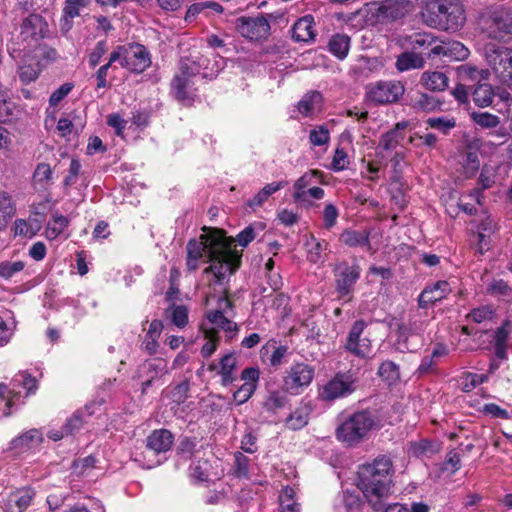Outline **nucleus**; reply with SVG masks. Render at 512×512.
<instances>
[{"label": "nucleus", "mask_w": 512, "mask_h": 512, "mask_svg": "<svg viewBox=\"0 0 512 512\" xmlns=\"http://www.w3.org/2000/svg\"><path fill=\"white\" fill-rule=\"evenodd\" d=\"M235 239L227 237L217 228H203L196 239H190L186 245V267L189 271L199 268L200 261L210 263L203 274H211L220 284L240 266L241 254L233 248Z\"/></svg>", "instance_id": "obj_1"}, {"label": "nucleus", "mask_w": 512, "mask_h": 512, "mask_svg": "<svg viewBox=\"0 0 512 512\" xmlns=\"http://www.w3.org/2000/svg\"><path fill=\"white\" fill-rule=\"evenodd\" d=\"M392 461L382 456L362 465L358 471V488L375 511L384 508L392 485Z\"/></svg>", "instance_id": "obj_2"}, {"label": "nucleus", "mask_w": 512, "mask_h": 512, "mask_svg": "<svg viewBox=\"0 0 512 512\" xmlns=\"http://www.w3.org/2000/svg\"><path fill=\"white\" fill-rule=\"evenodd\" d=\"M481 32L492 40L512 41V10L507 7L490 9L480 15Z\"/></svg>", "instance_id": "obj_3"}, {"label": "nucleus", "mask_w": 512, "mask_h": 512, "mask_svg": "<svg viewBox=\"0 0 512 512\" xmlns=\"http://www.w3.org/2000/svg\"><path fill=\"white\" fill-rule=\"evenodd\" d=\"M376 425L369 411H357L348 415L336 430L337 439L349 446L358 444Z\"/></svg>", "instance_id": "obj_4"}, {"label": "nucleus", "mask_w": 512, "mask_h": 512, "mask_svg": "<svg viewBox=\"0 0 512 512\" xmlns=\"http://www.w3.org/2000/svg\"><path fill=\"white\" fill-rule=\"evenodd\" d=\"M120 65L133 73H142L151 65V55L148 49L139 43L118 46L110 54V63Z\"/></svg>", "instance_id": "obj_5"}, {"label": "nucleus", "mask_w": 512, "mask_h": 512, "mask_svg": "<svg viewBox=\"0 0 512 512\" xmlns=\"http://www.w3.org/2000/svg\"><path fill=\"white\" fill-rule=\"evenodd\" d=\"M484 56L499 81L512 87V48L488 43L484 46Z\"/></svg>", "instance_id": "obj_6"}, {"label": "nucleus", "mask_w": 512, "mask_h": 512, "mask_svg": "<svg viewBox=\"0 0 512 512\" xmlns=\"http://www.w3.org/2000/svg\"><path fill=\"white\" fill-rule=\"evenodd\" d=\"M410 14L402 0H383L369 7L370 19L375 23L387 24Z\"/></svg>", "instance_id": "obj_7"}, {"label": "nucleus", "mask_w": 512, "mask_h": 512, "mask_svg": "<svg viewBox=\"0 0 512 512\" xmlns=\"http://www.w3.org/2000/svg\"><path fill=\"white\" fill-rule=\"evenodd\" d=\"M314 368L306 363H296L283 378V389L291 395L301 394L314 378Z\"/></svg>", "instance_id": "obj_8"}, {"label": "nucleus", "mask_w": 512, "mask_h": 512, "mask_svg": "<svg viewBox=\"0 0 512 512\" xmlns=\"http://www.w3.org/2000/svg\"><path fill=\"white\" fill-rule=\"evenodd\" d=\"M367 324L363 320H357L353 323L344 348L347 352L359 357L367 358L372 350V344L369 338L362 337Z\"/></svg>", "instance_id": "obj_9"}, {"label": "nucleus", "mask_w": 512, "mask_h": 512, "mask_svg": "<svg viewBox=\"0 0 512 512\" xmlns=\"http://www.w3.org/2000/svg\"><path fill=\"white\" fill-rule=\"evenodd\" d=\"M355 390V378L349 373H338L333 379L326 383L320 397L325 401H333L346 397Z\"/></svg>", "instance_id": "obj_10"}, {"label": "nucleus", "mask_w": 512, "mask_h": 512, "mask_svg": "<svg viewBox=\"0 0 512 512\" xmlns=\"http://www.w3.org/2000/svg\"><path fill=\"white\" fill-rule=\"evenodd\" d=\"M404 91V86L400 82L380 81L369 87L367 96L374 103L387 104L398 101Z\"/></svg>", "instance_id": "obj_11"}, {"label": "nucleus", "mask_w": 512, "mask_h": 512, "mask_svg": "<svg viewBox=\"0 0 512 512\" xmlns=\"http://www.w3.org/2000/svg\"><path fill=\"white\" fill-rule=\"evenodd\" d=\"M334 271L337 292L341 296L350 294L360 277L361 269L359 265H349L347 262H341L335 266Z\"/></svg>", "instance_id": "obj_12"}, {"label": "nucleus", "mask_w": 512, "mask_h": 512, "mask_svg": "<svg viewBox=\"0 0 512 512\" xmlns=\"http://www.w3.org/2000/svg\"><path fill=\"white\" fill-rule=\"evenodd\" d=\"M236 28L243 37L259 40L269 34L270 24L264 16L241 17L236 21Z\"/></svg>", "instance_id": "obj_13"}, {"label": "nucleus", "mask_w": 512, "mask_h": 512, "mask_svg": "<svg viewBox=\"0 0 512 512\" xmlns=\"http://www.w3.org/2000/svg\"><path fill=\"white\" fill-rule=\"evenodd\" d=\"M48 33V25L44 18L38 14H30L26 17L22 24L20 35L23 41L29 45L37 43L43 39Z\"/></svg>", "instance_id": "obj_14"}, {"label": "nucleus", "mask_w": 512, "mask_h": 512, "mask_svg": "<svg viewBox=\"0 0 512 512\" xmlns=\"http://www.w3.org/2000/svg\"><path fill=\"white\" fill-rule=\"evenodd\" d=\"M458 150L462 157V167L465 176L467 178L474 176L480 167L477 144L468 135L464 134Z\"/></svg>", "instance_id": "obj_15"}, {"label": "nucleus", "mask_w": 512, "mask_h": 512, "mask_svg": "<svg viewBox=\"0 0 512 512\" xmlns=\"http://www.w3.org/2000/svg\"><path fill=\"white\" fill-rule=\"evenodd\" d=\"M423 5L421 14L427 25L438 27L448 20L447 0H426Z\"/></svg>", "instance_id": "obj_16"}, {"label": "nucleus", "mask_w": 512, "mask_h": 512, "mask_svg": "<svg viewBox=\"0 0 512 512\" xmlns=\"http://www.w3.org/2000/svg\"><path fill=\"white\" fill-rule=\"evenodd\" d=\"M35 497L31 488H22L9 493L3 501L4 512H24Z\"/></svg>", "instance_id": "obj_17"}, {"label": "nucleus", "mask_w": 512, "mask_h": 512, "mask_svg": "<svg viewBox=\"0 0 512 512\" xmlns=\"http://www.w3.org/2000/svg\"><path fill=\"white\" fill-rule=\"evenodd\" d=\"M43 442V434L38 429H30L11 440L9 449L18 453L37 449Z\"/></svg>", "instance_id": "obj_18"}, {"label": "nucleus", "mask_w": 512, "mask_h": 512, "mask_svg": "<svg viewBox=\"0 0 512 512\" xmlns=\"http://www.w3.org/2000/svg\"><path fill=\"white\" fill-rule=\"evenodd\" d=\"M194 81L183 76H174L171 87L176 99L184 105H190L194 100Z\"/></svg>", "instance_id": "obj_19"}, {"label": "nucleus", "mask_w": 512, "mask_h": 512, "mask_svg": "<svg viewBox=\"0 0 512 512\" xmlns=\"http://www.w3.org/2000/svg\"><path fill=\"white\" fill-rule=\"evenodd\" d=\"M141 371L145 372L148 376V378L142 382V391L146 392L155 379L167 373V362L162 358H153L142 365Z\"/></svg>", "instance_id": "obj_20"}, {"label": "nucleus", "mask_w": 512, "mask_h": 512, "mask_svg": "<svg viewBox=\"0 0 512 512\" xmlns=\"http://www.w3.org/2000/svg\"><path fill=\"white\" fill-rule=\"evenodd\" d=\"M174 437L167 429L154 430L146 440V446L155 453H162L170 450Z\"/></svg>", "instance_id": "obj_21"}, {"label": "nucleus", "mask_w": 512, "mask_h": 512, "mask_svg": "<svg viewBox=\"0 0 512 512\" xmlns=\"http://www.w3.org/2000/svg\"><path fill=\"white\" fill-rule=\"evenodd\" d=\"M448 287L447 281H438L433 286L426 287L418 298L421 308H427L429 305L435 304L446 297Z\"/></svg>", "instance_id": "obj_22"}, {"label": "nucleus", "mask_w": 512, "mask_h": 512, "mask_svg": "<svg viewBox=\"0 0 512 512\" xmlns=\"http://www.w3.org/2000/svg\"><path fill=\"white\" fill-rule=\"evenodd\" d=\"M314 18L305 15L298 19L292 27V38L297 42H308L315 37Z\"/></svg>", "instance_id": "obj_23"}, {"label": "nucleus", "mask_w": 512, "mask_h": 512, "mask_svg": "<svg viewBox=\"0 0 512 512\" xmlns=\"http://www.w3.org/2000/svg\"><path fill=\"white\" fill-rule=\"evenodd\" d=\"M370 232L364 230L347 229L340 235V241L349 247H367L370 248Z\"/></svg>", "instance_id": "obj_24"}, {"label": "nucleus", "mask_w": 512, "mask_h": 512, "mask_svg": "<svg viewBox=\"0 0 512 512\" xmlns=\"http://www.w3.org/2000/svg\"><path fill=\"white\" fill-rule=\"evenodd\" d=\"M52 178L53 171L50 165L47 163H39L33 173L32 185L35 190L44 191L50 186Z\"/></svg>", "instance_id": "obj_25"}, {"label": "nucleus", "mask_w": 512, "mask_h": 512, "mask_svg": "<svg viewBox=\"0 0 512 512\" xmlns=\"http://www.w3.org/2000/svg\"><path fill=\"white\" fill-rule=\"evenodd\" d=\"M40 71L41 67L38 60L25 57L18 68V75L23 83L28 84L38 78Z\"/></svg>", "instance_id": "obj_26"}, {"label": "nucleus", "mask_w": 512, "mask_h": 512, "mask_svg": "<svg viewBox=\"0 0 512 512\" xmlns=\"http://www.w3.org/2000/svg\"><path fill=\"white\" fill-rule=\"evenodd\" d=\"M15 213L16 203L12 195L6 191H0V231L6 227Z\"/></svg>", "instance_id": "obj_27"}, {"label": "nucleus", "mask_w": 512, "mask_h": 512, "mask_svg": "<svg viewBox=\"0 0 512 512\" xmlns=\"http://www.w3.org/2000/svg\"><path fill=\"white\" fill-rule=\"evenodd\" d=\"M322 95L317 92L305 94L298 103V110L303 116H311L321 108Z\"/></svg>", "instance_id": "obj_28"}, {"label": "nucleus", "mask_w": 512, "mask_h": 512, "mask_svg": "<svg viewBox=\"0 0 512 512\" xmlns=\"http://www.w3.org/2000/svg\"><path fill=\"white\" fill-rule=\"evenodd\" d=\"M312 409L309 404L301 405L296 408L286 419V425L289 429L299 430L308 424Z\"/></svg>", "instance_id": "obj_29"}, {"label": "nucleus", "mask_w": 512, "mask_h": 512, "mask_svg": "<svg viewBox=\"0 0 512 512\" xmlns=\"http://www.w3.org/2000/svg\"><path fill=\"white\" fill-rule=\"evenodd\" d=\"M466 21V10L462 1L450 0V31L462 29Z\"/></svg>", "instance_id": "obj_30"}, {"label": "nucleus", "mask_w": 512, "mask_h": 512, "mask_svg": "<svg viewBox=\"0 0 512 512\" xmlns=\"http://www.w3.org/2000/svg\"><path fill=\"white\" fill-rule=\"evenodd\" d=\"M396 68L400 72L411 69H420L424 66V58L416 52H404L400 54L396 60Z\"/></svg>", "instance_id": "obj_31"}, {"label": "nucleus", "mask_w": 512, "mask_h": 512, "mask_svg": "<svg viewBox=\"0 0 512 512\" xmlns=\"http://www.w3.org/2000/svg\"><path fill=\"white\" fill-rule=\"evenodd\" d=\"M422 85L431 91H443L448 85V78L443 72H424L421 76Z\"/></svg>", "instance_id": "obj_32"}, {"label": "nucleus", "mask_w": 512, "mask_h": 512, "mask_svg": "<svg viewBox=\"0 0 512 512\" xmlns=\"http://www.w3.org/2000/svg\"><path fill=\"white\" fill-rule=\"evenodd\" d=\"M20 393L13 385L8 387L6 384L0 383V410L2 416L11 414L10 408L15 404V399L20 397Z\"/></svg>", "instance_id": "obj_33"}, {"label": "nucleus", "mask_w": 512, "mask_h": 512, "mask_svg": "<svg viewBox=\"0 0 512 512\" xmlns=\"http://www.w3.org/2000/svg\"><path fill=\"white\" fill-rule=\"evenodd\" d=\"M411 106L417 112L428 113L436 110L440 106V102L433 96L417 92L411 98Z\"/></svg>", "instance_id": "obj_34"}, {"label": "nucleus", "mask_w": 512, "mask_h": 512, "mask_svg": "<svg viewBox=\"0 0 512 512\" xmlns=\"http://www.w3.org/2000/svg\"><path fill=\"white\" fill-rule=\"evenodd\" d=\"M227 278L223 281L222 284L217 282L216 279H213V281H210V285L219 286V289L217 290L214 288V292H218L220 294L218 300H217V307L214 311H220V315H226V316H233V304L227 297V289L225 287Z\"/></svg>", "instance_id": "obj_35"}, {"label": "nucleus", "mask_w": 512, "mask_h": 512, "mask_svg": "<svg viewBox=\"0 0 512 512\" xmlns=\"http://www.w3.org/2000/svg\"><path fill=\"white\" fill-rule=\"evenodd\" d=\"M231 316L220 315V311H211L207 314L209 322L215 327L225 331L232 337L238 330L237 324L230 319Z\"/></svg>", "instance_id": "obj_36"}, {"label": "nucleus", "mask_w": 512, "mask_h": 512, "mask_svg": "<svg viewBox=\"0 0 512 512\" xmlns=\"http://www.w3.org/2000/svg\"><path fill=\"white\" fill-rule=\"evenodd\" d=\"M236 364V357L233 354H227L221 358L219 374L224 386L231 384L236 379L234 375Z\"/></svg>", "instance_id": "obj_37"}, {"label": "nucleus", "mask_w": 512, "mask_h": 512, "mask_svg": "<svg viewBox=\"0 0 512 512\" xmlns=\"http://www.w3.org/2000/svg\"><path fill=\"white\" fill-rule=\"evenodd\" d=\"M287 392L274 390L270 391L265 400L263 401V408L271 413H275L277 410L282 409L288 402Z\"/></svg>", "instance_id": "obj_38"}, {"label": "nucleus", "mask_w": 512, "mask_h": 512, "mask_svg": "<svg viewBox=\"0 0 512 512\" xmlns=\"http://www.w3.org/2000/svg\"><path fill=\"white\" fill-rule=\"evenodd\" d=\"M205 62V58H200L198 61H194L189 58L181 59L179 64V72L175 76H183L193 80V78L201 72Z\"/></svg>", "instance_id": "obj_39"}, {"label": "nucleus", "mask_w": 512, "mask_h": 512, "mask_svg": "<svg viewBox=\"0 0 512 512\" xmlns=\"http://www.w3.org/2000/svg\"><path fill=\"white\" fill-rule=\"evenodd\" d=\"M329 51L339 59H344L349 51L350 38L344 34H336L329 41Z\"/></svg>", "instance_id": "obj_40"}, {"label": "nucleus", "mask_w": 512, "mask_h": 512, "mask_svg": "<svg viewBox=\"0 0 512 512\" xmlns=\"http://www.w3.org/2000/svg\"><path fill=\"white\" fill-rule=\"evenodd\" d=\"M295 492L291 487L282 489L279 496L281 512H300V504L295 500Z\"/></svg>", "instance_id": "obj_41"}, {"label": "nucleus", "mask_w": 512, "mask_h": 512, "mask_svg": "<svg viewBox=\"0 0 512 512\" xmlns=\"http://www.w3.org/2000/svg\"><path fill=\"white\" fill-rule=\"evenodd\" d=\"M473 100L480 107H487L492 104L494 90L490 84H480L473 91Z\"/></svg>", "instance_id": "obj_42"}, {"label": "nucleus", "mask_w": 512, "mask_h": 512, "mask_svg": "<svg viewBox=\"0 0 512 512\" xmlns=\"http://www.w3.org/2000/svg\"><path fill=\"white\" fill-rule=\"evenodd\" d=\"M409 45L413 52H416L417 50L423 51V50H429V47L435 44V38L428 33H414L408 38ZM423 52H420L419 54L422 55Z\"/></svg>", "instance_id": "obj_43"}, {"label": "nucleus", "mask_w": 512, "mask_h": 512, "mask_svg": "<svg viewBox=\"0 0 512 512\" xmlns=\"http://www.w3.org/2000/svg\"><path fill=\"white\" fill-rule=\"evenodd\" d=\"M166 315L178 328H184L188 323V309L183 305H171L167 308Z\"/></svg>", "instance_id": "obj_44"}, {"label": "nucleus", "mask_w": 512, "mask_h": 512, "mask_svg": "<svg viewBox=\"0 0 512 512\" xmlns=\"http://www.w3.org/2000/svg\"><path fill=\"white\" fill-rule=\"evenodd\" d=\"M11 385H13L16 390H18L19 387L26 389V397L34 393L37 389L36 379L26 372L16 374L12 379Z\"/></svg>", "instance_id": "obj_45"}, {"label": "nucleus", "mask_w": 512, "mask_h": 512, "mask_svg": "<svg viewBox=\"0 0 512 512\" xmlns=\"http://www.w3.org/2000/svg\"><path fill=\"white\" fill-rule=\"evenodd\" d=\"M24 261H2L0 262V277L5 280H10L19 274L25 268Z\"/></svg>", "instance_id": "obj_46"}, {"label": "nucleus", "mask_w": 512, "mask_h": 512, "mask_svg": "<svg viewBox=\"0 0 512 512\" xmlns=\"http://www.w3.org/2000/svg\"><path fill=\"white\" fill-rule=\"evenodd\" d=\"M68 226V219L63 215H53L52 222L46 228V237L50 240L56 239Z\"/></svg>", "instance_id": "obj_47"}, {"label": "nucleus", "mask_w": 512, "mask_h": 512, "mask_svg": "<svg viewBox=\"0 0 512 512\" xmlns=\"http://www.w3.org/2000/svg\"><path fill=\"white\" fill-rule=\"evenodd\" d=\"M327 246L328 244L325 241H319L314 236H311L310 239L306 241L308 260L312 263H317Z\"/></svg>", "instance_id": "obj_48"}, {"label": "nucleus", "mask_w": 512, "mask_h": 512, "mask_svg": "<svg viewBox=\"0 0 512 512\" xmlns=\"http://www.w3.org/2000/svg\"><path fill=\"white\" fill-rule=\"evenodd\" d=\"M90 2L91 0H65L63 7L65 20L80 16V11L86 8Z\"/></svg>", "instance_id": "obj_49"}, {"label": "nucleus", "mask_w": 512, "mask_h": 512, "mask_svg": "<svg viewBox=\"0 0 512 512\" xmlns=\"http://www.w3.org/2000/svg\"><path fill=\"white\" fill-rule=\"evenodd\" d=\"M471 118L478 126L484 129L495 128L500 124L499 117L488 112H472Z\"/></svg>", "instance_id": "obj_50"}, {"label": "nucleus", "mask_w": 512, "mask_h": 512, "mask_svg": "<svg viewBox=\"0 0 512 512\" xmlns=\"http://www.w3.org/2000/svg\"><path fill=\"white\" fill-rule=\"evenodd\" d=\"M439 451V445L437 443L421 440L419 442L412 443L410 446V453L414 456H429Z\"/></svg>", "instance_id": "obj_51"}, {"label": "nucleus", "mask_w": 512, "mask_h": 512, "mask_svg": "<svg viewBox=\"0 0 512 512\" xmlns=\"http://www.w3.org/2000/svg\"><path fill=\"white\" fill-rule=\"evenodd\" d=\"M91 414H93V411H90L89 406H86L84 411L75 413L67 420L66 424L64 425L65 433L72 435L73 433L79 431L84 424L83 416Z\"/></svg>", "instance_id": "obj_52"}, {"label": "nucleus", "mask_w": 512, "mask_h": 512, "mask_svg": "<svg viewBox=\"0 0 512 512\" xmlns=\"http://www.w3.org/2000/svg\"><path fill=\"white\" fill-rule=\"evenodd\" d=\"M378 375L388 383H393L400 377L399 367L392 361H385L380 365Z\"/></svg>", "instance_id": "obj_53"}, {"label": "nucleus", "mask_w": 512, "mask_h": 512, "mask_svg": "<svg viewBox=\"0 0 512 512\" xmlns=\"http://www.w3.org/2000/svg\"><path fill=\"white\" fill-rule=\"evenodd\" d=\"M487 292L492 296L512 298V288L502 279L493 280L488 285Z\"/></svg>", "instance_id": "obj_54"}, {"label": "nucleus", "mask_w": 512, "mask_h": 512, "mask_svg": "<svg viewBox=\"0 0 512 512\" xmlns=\"http://www.w3.org/2000/svg\"><path fill=\"white\" fill-rule=\"evenodd\" d=\"M321 173L319 171L313 170L302 175L296 182L294 183V193H298L300 191H305L314 183H317L319 180Z\"/></svg>", "instance_id": "obj_55"}, {"label": "nucleus", "mask_w": 512, "mask_h": 512, "mask_svg": "<svg viewBox=\"0 0 512 512\" xmlns=\"http://www.w3.org/2000/svg\"><path fill=\"white\" fill-rule=\"evenodd\" d=\"M19 110L14 102L7 98H4L0 102V121L9 122L17 117Z\"/></svg>", "instance_id": "obj_56"}, {"label": "nucleus", "mask_w": 512, "mask_h": 512, "mask_svg": "<svg viewBox=\"0 0 512 512\" xmlns=\"http://www.w3.org/2000/svg\"><path fill=\"white\" fill-rule=\"evenodd\" d=\"M309 140L314 146H322L329 142V130L325 126H318L310 131Z\"/></svg>", "instance_id": "obj_57"}, {"label": "nucleus", "mask_w": 512, "mask_h": 512, "mask_svg": "<svg viewBox=\"0 0 512 512\" xmlns=\"http://www.w3.org/2000/svg\"><path fill=\"white\" fill-rule=\"evenodd\" d=\"M256 390V385L252 382L244 383L233 394L234 401L241 405L249 400Z\"/></svg>", "instance_id": "obj_58"}, {"label": "nucleus", "mask_w": 512, "mask_h": 512, "mask_svg": "<svg viewBox=\"0 0 512 512\" xmlns=\"http://www.w3.org/2000/svg\"><path fill=\"white\" fill-rule=\"evenodd\" d=\"M469 54V49L463 43L450 40V61H464Z\"/></svg>", "instance_id": "obj_59"}, {"label": "nucleus", "mask_w": 512, "mask_h": 512, "mask_svg": "<svg viewBox=\"0 0 512 512\" xmlns=\"http://www.w3.org/2000/svg\"><path fill=\"white\" fill-rule=\"evenodd\" d=\"M196 443L188 437L183 438L177 448V455L180 459L187 461L192 458L195 451Z\"/></svg>", "instance_id": "obj_60"}, {"label": "nucleus", "mask_w": 512, "mask_h": 512, "mask_svg": "<svg viewBox=\"0 0 512 512\" xmlns=\"http://www.w3.org/2000/svg\"><path fill=\"white\" fill-rule=\"evenodd\" d=\"M206 337L207 341L201 349V355L204 358H209L217 349L219 337L217 335V332L214 330L207 332Z\"/></svg>", "instance_id": "obj_61"}, {"label": "nucleus", "mask_w": 512, "mask_h": 512, "mask_svg": "<svg viewBox=\"0 0 512 512\" xmlns=\"http://www.w3.org/2000/svg\"><path fill=\"white\" fill-rule=\"evenodd\" d=\"M293 197L297 202H308L311 198L322 199L324 197V190L320 187H311L305 191L294 193Z\"/></svg>", "instance_id": "obj_62"}, {"label": "nucleus", "mask_w": 512, "mask_h": 512, "mask_svg": "<svg viewBox=\"0 0 512 512\" xmlns=\"http://www.w3.org/2000/svg\"><path fill=\"white\" fill-rule=\"evenodd\" d=\"M235 457V475L239 478H247L249 472V458L241 452H236Z\"/></svg>", "instance_id": "obj_63"}, {"label": "nucleus", "mask_w": 512, "mask_h": 512, "mask_svg": "<svg viewBox=\"0 0 512 512\" xmlns=\"http://www.w3.org/2000/svg\"><path fill=\"white\" fill-rule=\"evenodd\" d=\"M338 216L339 212L336 206L331 203L327 204L323 210L324 227L326 229L334 227L337 222Z\"/></svg>", "instance_id": "obj_64"}]
</instances>
